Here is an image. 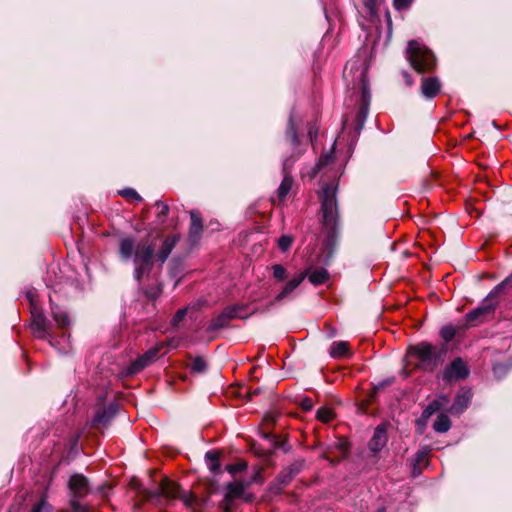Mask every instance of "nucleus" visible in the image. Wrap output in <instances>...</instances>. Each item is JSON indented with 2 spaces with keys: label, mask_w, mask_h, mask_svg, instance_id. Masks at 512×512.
<instances>
[{
  "label": "nucleus",
  "mask_w": 512,
  "mask_h": 512,
  "mask_svg": "<svg viewBox=\"0 0 512 512\" xmlns=\"http://www.w3.org/2000/svg\"><path fill=\"white\" fill-rule=\"evenodd\" d=\"M302 406L305 410H310L312 408V401L310 399H305L302 402Z\"/></svg>",
  "instance_id": "a18cd8bd"
},
{
  "label": "nucleus",
  "mask_w": 512,
  "mask_h": 512,
  "mask_svg": "<svg viewBox=\"0 0 512 512\" xmlns=\"http://www.w3.org/2000/svg\"><path fill=\"white\" fill-rule=\"evenodd\" d=\"M366 74L364 71L361 72V80L363 82V104L361 105L358 111V118L361 121V125L365 121L368 114V106H369V94L367 91L366 83H365Z\"/></svg>",
  "instance_id": "6ab92c4d"
},
{
  "label": "nucleus",
  "mask_w": 512,
  "mask_h": 512,
  "mask_svg": "<svg viewBox=\"0 0 512 512\" xmlns=\"http://www.w3.org/2000/svg\"><path fill=\"white\" fill-rule=\"evenodd\" d=\"M334 446L337 450L341 452L342 457H345L349 451L350 443L347 439L341 438L336 441Z\"/></svg>",
  "instance_id": "72a5a7b5"
},
{
  "label": "nucleus",
  "mask_w": 512,
  "mask_h": 512,
  "mask_svg": "<svg viewBox=\"0 0 512 512\" xmlns=\"http://www.w3.org/2000/svg\"><path fill=\"white\" fill-rule=\"evenodd\" d=\"M512 283V276L507 277L493 288L482 303L466 315V321L470 325L483 322L488 315L492 314L499 303V295Z\"/></svg>",
  "instance_id": "7ed1b4c3"
},
{
  "label": "nucleus",
  "mask_w": 512,
  "mask_h": 512,
  "mask_svg": "<svg viewBox=\"0 0 512 512\" xmlns=\"http://www.w3.org/2000/svg\"><path fill=\"white\" fill-rule=\"evenodd\" d=\"M206 368H207V364L203 358L196 357L195 359H193V361L191 363L192 371L197 372V373H202L206 370Z\"/></svg>",
  "instance_id": "2f4dec72"
},
{
  "label": "nucleus",
  "mask_w": 512,
  "mask_h": 512,
  "mask_svg": "<svg viewBox=\"0 0 512 512\" xmlns=\"http://www.w3.org/2000/svg\"><path fill=\"white\" fill-rule=\"evenodd\" d=\"M191 227H190V234L191 236H198L202 230V223L201 219L198 216L196 212H191Z\"/></svg>",
  "instance_id": "bb28decb"
},
{
  "label": "nucleus",
  "mask_w": 512,
  "mask_h": 512,
  "mask_svg": "<svg viewBox=\"0 0 512 512\" xmlns=\"http://www.w3.org/2000/svg\"><path fill=\"white\" fill-rule=\"evenodd\" d=\"M160 496H163L169 500L179 499L186 507H191L194 510L202 506V502L198 500L191 492L181 490V488L175 482L168 478H164L161 481L159 490L149 492L147 498L152 499L154 497Z\"/></svg>",
  "instance_id": "20e7f679"
},
{
  "label": "nucleus",
  "mask_w": 512,
  "mask_h": 512,
  "mask_svg": "<svg viewBox=\"0 0 512 512\" xmlns=\"http://www.w3.org/2000/svg\"><path fill=\"white\" fill-rule=\"evenodd\" d=\"M32 306V322L31 328L34 335L39 339L48 340L50 345L56 348L60 353L66 354L71 350L69 337L66 335L62 336V343L58 340V338L53 334L52 330L49 327L47 319L45 315L41 311H37L34 303V294L32 291H28L26 294Z\"/></svg>",
  "instance_id": "f03ea898"
},
{
  "label": "nucleus",
  "mask_w": 512,
  "mask_h": 512,
  "mask_svg": "<svg viewBox=\"0 0 512 512\" xmlns=\"http://www.w3.org/2000/svg\"><path fill=\"white\" fill-rule=\"evenodd\" d=\"M378 512H385L384 509H380Z\"/></svg>",
  "instance_id": "5fc2aeb1"
},
{
  "label": "nucleus",
  "mask_w": 512,
  "mask_h": 512,
  "mask_svg": "<svg viewBox=\"0 0 512 512\" xmlns=\"http://www.w3.org/2000/svg\"><path fill=\"white\" fill-rule=\"evenodd\" d=\"M307 276L313 285L324 284L329 279V273L324 268H318L311 273H308Z\"/></svg>",
  "instance_id": "b1692460"
},
{
  "label": "nucleus",
  "mask_w": 512,
  "mask_h": 512,
  "mask_svg": "<svg viewBox=\"0 0 512 512\" xmlns=\"http://www.w3.org/2000/svg\"><path fill=\"white\" fill-rule=\"evenodd\" d=\"M247 306L244 304H234L226 307L224 310L229 315V318L232 319H245L248 317L249 313H246L245 310Z\"/></svg>",
  "instance_id": "4be33fe9"
},
{
  "label": "nucleus",
  "mask_w": 512,
  "mask_h": 512,
  "mask_svg": "<svg viewBox=\"0 0 512 512\" xmlns=\"http://www.w3.org/2000/svg\"><path fill=\"white\" fill-rule=\"evenodd\" d=\"M317 419L323 423H328L334 418V413L330 408L322 407L317 411Z\"/></svg>",
  "instance_id": "cd10ccee"
},
{
  "label": "nucleus",
  "mask_w": 512,
  "mask_h": 512,
  "mask_svg": "<svg viewBox=\"0 0 512 512\" xmlns=\"http://www.w3.org/2000/svg\"><path fill=\"white\" fill-rule=\"evenodd\" d=\"M69 489L72 494L71 507L76 512H86L85 507L79 502L80 499L89 493L88 480L81 474L71 476Z\"/></svg>",
  "instance_id": "6e6552de"
},
{
  "label": "nucleus",
  "mask_w": 512,
  "mask_h": 512,
  "mask_svg": "<svg viewBox=\"0 0 512 512\" xmlns=\"http://www.w3.org/2000/svg\"><path fill=\"white\" fill-rule=\"evenodd\" d=\"M376 2H377V0H366V6L369 9H373L374 6L376 5Z\"/></svg>",
  "instance_id": "de8ad7c7"
},
{
  "label": "nucleus",
  "mask_w": 512,
  "mask_h": 512,
  "mask_svg": "<svg viewBox=\"0 0 512 512\" xmlns=\"http://www.w3.org/2000/svg\"><path fill=\"white\" fill-rule=\"evenodd\" d=\"M410 353L417 357L418 368L425 372H433L442 361L445 351L423 342L412 347Z\"/></svg>",
  "instance_id": "423d86ee"
},
{
  "label": "nucleus",
  "mask_w": 512,
  "mask_h": 512,
  "mask_svg": "<svg viewBox=\"0 0 512 512\" xmlns=\"http://www.w3.org/2000/svg\"><path fill=\"white\" fill-rule=\"evenodd\" d=\"M115 405H110L108 408L100 409L96 412L93 418V426L106 425L115 415Z\"/></svg>",
  "instance_id": "f3484780"
},
{
  "label": "nucleus",
  "mask_w": 512,
  "mask_h": 512,
  "mask_svg": "<svg viewBox=\"0 0 512 512\" xmlns=\"http://www.w3.org/2000/svg\"><path fill=\"white\" fill-rule=\"evenodd\" d=\"M441 337L446 341H451L456 335V328L452 325H447L440 330Z\"/></svg>",
  "instance_id": "7c9ffc66"
},
{
  "label": "nucleus",
  "mask_w": 512,
  "mask_h": 512,
  "mask_svg": "<svg viewBox=\"0 0 512 512\" xmlns=\"http://www.w3.org/2000/svg\"><path fill=\"white\" fill-rule=\"evenodd\" d=\"M158 350L156 348L150 349L144 355L136 359L128 368V372L130 374H136L145 368L156 356Z\"/></svg>",
  "instance_id": "4468645a"
},
{
  "label": "nucleus",
  "mask_w": 512,
  "mask_h": 512,
  "mask_svg": "<svg viewBox=\"0 0 512 512\" xmlns=\"http://www.w3.org/2000/svg\"><path fill=\"white\" fill-rule=\"evenodd\" d=\"M407 59L411 66L419 73L430 71L436 65L433 53L416 40H411L408 43Z\"/></svg>",
  "instance_id": "39448f33"
},
{
  "label": "nucleus",
  "mask_w": 512,
  "mask_h": 512,
  "mask_svg": "<svg viewBox=\"0 0 512 512\" xmlns=\"http://www.w3.org/2000/svg\"><path fill=\"white\" fill-rule=\"evenodd\" d=\"M493 369H494V373H495V374H498V373H499V371L502 369V366H501V365H496V366H494V368H493Z\"/></svg>",
  "instance_id": "8fccbe9b"
},
{
  "label": "nucleus",
  "mask_w": 512,
  "mask_h": 512,
  "mask_svg": "<svg viewBox=\"0 0 512 512\" xmlns=\"http://www.w3.org/2000/svg\"><path fill=\"white\" fill-rule=\"evenodd\" d=\"M293 243V237L289 235H282L278 239V247L282 251H287Z\"/></svg>",
  "instance_id": "f704fd0d"
},
{
  "label": "nucleus",
  "mask_w": 512,
  "mask_h": 512,
  "mask_svg": "<svg viewBox=\"0 0 512 512\" xmlns=\"http://www.w3.org/2000/svg\"><path fill=\"white\" fill-rule=\"evenodd\" d=\"M231 319L225 310H223L219 315L214 317L210 324L207 327L208 333L217 332L228 326V323Z\"/></svg>",
  "instance_id": "a211bd4d"
},
{
  "label": "nucleus",
  "mask_w": 512,
  "mask_h": 512,
  "mask_svg": "<svg viewBox=\"0 0 512 512\" xmlns=\"http://www.w3.org/2000/svg\"><path fill=\"white\" fill-rule=\"evenodd\" d=\"M247 468V463L244 462V461H240V462H237V463H234V464H229L226 466V470L231 474V475H235L239 472H242L244 470H246Z\"/></svg>",
  "instance_id": "473e14b6"
},
{
  "label": "nucleus",
  "mask_w": 512,
  "mask_h": 512,
  "mask_svg": "<svg viewBox=\"0 0 512 512\" xmlns=\"http://www.w3.org/2000/svg\"><path fill=\"white\" fill-rule=\"evenodd\" d=\"M405 76H406V78H407V83H408L409 85H411V84H412V82H411V80H410V77H409L407 74H406Z\"/></svg>",
  "instance_id": "3c124183"
},
{
  "label": "nucleus",
  "mask_w": 512,
  "mask_h": 512,
  "mask_svg": "<svg viewBox=\"0 0 512 512\" xmlns=\"http://www.w3.org/2000/svg\"><path fill=\"white\" fill-rule=\"evenodd\" d=\"M234 500L228 499L227 496L224 497L223 503H222V509L224 512H234Z\"/></svg>",
  "instance_id": "a19ab883"
},
{
  "label": "nucleus",
  "mask_w": 512,
  "mask_h": 512,
  "mask_svg": "<svg viewBox=\"0 0 512 512\" xmlns=\"http://www.w3.org/2000/svg\"><path fill=\"white\" fill-rule=\"evenodd\" d=\"M273 277L277 281H284L287 277L286 269L280 264H274L272 267Z\"/></svg>",
  "instance_id": "c756f323"
},
{
  "label": "nucleus",
  "mask_w": 512,
  "mask_h": 512,
  "mask_svg": "<svg viewBox=\"0 0 512 512\" xmlns=\"http://www.w3.org/2000/svg\"><path fill=\"white\" fill-rule=\"evenodd\" d=\"M286 136L290 140L292 146L295 147L298 145V135L293 114H291L289 117Z\"/></svg>",
  "instance_id": "a878e982"
},
{
  "label": "nucleus",
  "mask_w": 512,
  "mask_h": 512,
  "mask_svg": "<svg viewBox=\"0 0 512 512\" xmlns=\"http://www.w3.org/2000/svg\"><path fill=\"white\" fill-rule=\"evenodd\" d=\"M387 441L388 436L386 426L384 424L378 425L368 443V448L373 453H377L386 446Z\"/></svg>",
  "instance_id": "9b49d317"
},
{
  "label": "nucleus",
  "mask_w": 512,
  "mask_h": 512,
  "mask_svg": "<svg viewBox=\"0 0 512 512\" xmlns=\"http://www.w3.org/2000/svg\"><path fill=\"white\" fill-rule=\"evenodd\" d=\"M440 90V82L437 78H423L421 84V93L424 97L434 98Z\"/></svg>",
  "instance_id": "2eb2a0df"
},
{
  "label": "nucleus",
  "mask_w": 512,
  "mask_h": 512,
  "mask_svg": "<svg viewBox=\"0 0 512 512\" xmlns=\"http://www.w3.org/2000/svg\"><path fill=\"white\" fill-rule=\"evenodd\" d=\"M451 427V421L449 417L445 414L438 415L436 421L434 422L433 428L436 432L445 433Z\"/></svg>",
  "instance_id": "393cba45"
},
{
  "label": "nucleus",
  "mask_w": 512,
  "mask_h": 512,
  "mask_svg": "<svg viewBox=\"0 0 512 512\" xmlns=\"http://www.w3.org/2000/svg\"><path fill=\"white\" fill-rule=\"evenodd\" d=\"M251 482H241V481H235L230 482L227 484L226 487V494L228 499H238L241 498L244 495V492L246 488L250 485Z\"/></svg>",
  "instance_id": "dca6fc26"
},
{
  "label": "nucleus",
  "mask_w": 512,
  "mask_h": 512,
  "mask_svg": "<svg viewBox=\"0 0 512 512\" xmlns=\"http://www.w3.org/2000/svg\"><path fill=\"white\" fill-rule=\"evenodd\" d=\"M330 355L333 358H345L349 355V345L346 341L333 342L330 347Z\"/></svg>",
  "instance_id": "aec40b11"
},
{
  "label": "nucleus",
  "mask_w": 512,
  "mask_h": 512,
  "mask_svg": "<svg viewBox=\"0 0 512 512\" xmlns=\"http://www.w3.org/2000/svg\"><path fill=\"white\" fill-rule=\"evenodd\" d=\"M432 411L434 412H437L439 411V406L437 404V402H435V400H433L432 402H430L428 405H427Z\"/></svg>",
  "instance_id": "49530a36"
},
{
  "label": "nucleus",
  "mask_w": 512,
  "mask_h": 512,
  "mask_svg": "<svg viewBox=\"0 0 512 512\" xmlns=\"http://www.w3.org/2000/svg\"><path fill=\"white\" fill-rule=\"evenodd\" d=\"M428 451L427 450H419L415 455V460L417 465H422L427 461Z\"/></svg>",
  "instance_id": "ea45409f"
},
{
  "label": "nucleus",
  "mask_w": 512,
  "mask_h": 512,
  "mask_svg": "<svg viewBox=\"0 0 512 512\" xmlns=\"http://www.w3.org/2000/svg\"><path fill=\"white\" fill-rule=\"evenodd\" d=\"M52 317L58 328L64 329L69 326L70 320L68 314L57 306H52Z\"/></svg>",
  "instance_id": "412c9836"
},
{
  "label": "nucleus",
  "mask_w": 512,
  "mask_h": 512,
  "mask_svg": "<svg viewBox=\"0 0 512 512\" xmlns=\"http://www.w3.org/2000/svg\"><path fill=\"white\" fill-rule=\"evenodd\" d=\"M194 308V306H187L185 308H182V309H179L176 314L174 315V317L172 318L171 320V324L172 326L174 327H178L179 324L183 321V319L185 318L187 312Z\"/></svg>",
  "instance_id": "c85d7f7f"
},
{
  "label": "nucleus",
  "mask_w": 512,
  "mask_h": 512,
  "mask_svg": "<svg viewBox=\"0 0 512 512\" xmlns=\"http://www.w3.org/2000/svg\"><path fill=\"white\" fill-rule=\"evenodd\" d=\"M435 412L432 411L428 406L424 409L423 413H422V416L424 418H429L431 417Z\"/></svg>",
  "instance_id": "c03bdc74"
},
{
  "label": "nucleus",
  "mask_w": 512,
  "mask_h": 512,
  "mask_svg": "<svg viewBox=\"0 0 512 512\" xmlns=\"http://www.w3.org/2000/svg\"><path fill=\"white\" fill-rule=\"evenodd\" d=\"M412 2L413 0H393V6L396 10H405L412 4Z\"/></svg>",
  "instance_id": "58836bf2"
},
{
  "label": "nucleus",
  "mask_w": 512,
  "mask_h": 512,
  "mask_svg": "<svg viewBox=\"0 0 512 512\" xmlns=\"http://www.w3.org/2000/svg\"><path fill=\"white\" fill-rule=\"evenodd\" d=\"M220 453L218 451H208L205 454V460L208 466V469L214 473L218 474L220 472Z\"/></svg>",
  "instance_id": "5701e85b"
},
{
  "label": "nucleus",
  "mask_w": 512,
  "mask_h": 512,
  "mask_svg": "<svg viewBox=\"0 0 512 512\" xmlns=\"http://www.w3.org/2000/svg\"><path fill=\"white\" fill-rule=\"evenodd\" d=\"M178 240L177 235L166 237L157 254H154V247L148 241L137 242L132 236L123 237L119 241V255L123 261L133 260V276L140 281L150 275L155 262L160 266L164 264Z\"/></svg>",
  "instance_id": "f257e3e1"
},
{
  "label": "nucleus",
  "mask_w": 512,
  "mask_h": 512,
  "mask_svg": "<svg viewBox=\"0 0 512 512\" xmlns=\"http://www.w3.org/2000/svg\"><path fill=\"white\" fill-rule=\"evenodd\" d=\"M472 393L469 389L462 388L456 395L454 403L448 409L450 413H461L469 405Z\"/></svg>",
  "instance_id": "ddd939ff"
},
{
  "label": "nucleus",
  "mask_w": 512,
  "mask_h": 512,
  "mask_svg": "<svg viewBox=\"0 0 512 512\" xmlns=\"http://www.w3.org/2000/svg\"><path fill=\"white\" fill-rule=\"evenodd\" d=\"M32 512H51V506L44 498H42L37 504L33 506Z\"/></svg>",
  "instance_id": "c9c22d12"
},
{
  "label": "nucleus",
  "mask_w": 512,
  "mask_h": 512,
  "mask_svg": "<svg viewBox=\"0 0 512 512\" xmlns=\"http://www.w3.org/2000/svg\"><path fill=\"white\" fill-rule=\"evenodd\" d=\"M156 207H157V216L159 219H162L168 215L169 207L167 204L158 201V202H156Z\"/></svg>",
  "instance_id": "e433bc0d"
},
{
  "label": "nucleus",
  "mask_w": 512,
  "mask_h": 512,
  "mask_svg": "<svg viewBox=\"0 0 512 512\" xmlns=\"http://www.w3.org/2000/svg\"><path fill=\"white\" fill-rule=\"evenodd\" d=\"M295 159L293 157L286 158L283 161V179L282 182L277 189V200L279 203H283L286 200V197L290 193L293 185V178L291 175V169Z\"/></svg>",
  "instance_id": "9d476101"
},
{
  "label": "nucleus",
  "mask_w": 512,
  "mask_h": 512,
  "mask_svg": "<svg viewBox=\"0 0 512 512\" xmlns=\"http://www.w3.org/2000/svg\"><path fill=\"white\" fill-rule=\"evenodd\" d=\"M309 135L311 138L313 137V129L312 128L309 130Z\"/></svg>",
  "instance_id": "603ef678"
},
{
  "label": "nucleus",
  "mask_w": 512,
  "mask_h": 512,
  "mask_svg": "<svg viewBox=\"0 0 512 512\" xmlns=\"http://www.w3.org/2000/svg\"><path fill=\"white\" fill-rule=\"evenodd\" d=\"M258 481H261V480H260V472H257V473L254 475L253 479H252V482H258Z\"/></svg>",
  "instance_id": "09e8293b"
},
{
  "label": "nucleus",
  "mask_w": 512,
  "mask_h": 512,
  "mask_svg": "<svg viewBox=\"0 0 512 512\" xmlns=\"http://www.w3.org/2000/svg\"><path fill=\"white\" fill-rule=\"evenodd\" d=\"M121 195H123L126 198L134 199L137 201L142 200L141 196L137 193V191L132 188H128V189L121 191Z\"/></svg>",
  "instance_id": "4c0bfd02"
},
{
  "label": "nucleus",
  "mask_w": 512,
  "mask_h": 512,
  "mask_svg": "<svg viewBox=\"0 0 512 512\" xmlns=\"http://www.w3.org/2000/svg\"><path fill=\"white\" fill-rule=\"evenodd\" d=\"M101 493H103V495L106 496V494L104 493V488L103 487L101 488Z\"/></svg>",
  "instance_id": "864d4df0"
},
{
  "label": "nucleus",
  "mask_w": 512,
  "mask_h": 512,
  "mask_svg": "<svg viewBox=\"0 0 512 512\" xmlns=\"http://www.w3.org/2000/svg\"><path fill=\"white\" fill-rule=\"evenodd\" d=\"M321 208L323 214V225L333 231L336 228L338 220V210L336 201V187L334 184H327L323 187L321 193Z\"/></svg>",
  "instance_id": "0eeeda50"
},
{
  "label": "nucleus",
  "mask_w": 512,
  "mask_h": 512,
  "mask_svg": "<svg viewBox=\"0 0 512 512\" xmlns=\"http://www.w3.org/2000/svg\"><path fill=\"white\" fill-rule=\"evenodd\" d=\"M435 402H437L438 406H439V409H444L447 407V405L449 404L450 402V399L448 396L446 395H439L437 398L434 399Z\"/></svg>",
  "instance_id": "79ce46f5"
},
{
  "label": "nucleus",
  "mask_w": 512,
  "mask_h": 512,
  "mask_svg": "<svg viewBox=\"0 0 512 512\" xmlns=\"http://www.w3.org/2000/svg\"><path fill=\"white\" fill-rule=\"evenodd\" d=\"M469 375V368L462 358H455L441 373L444 382L452 383L465 379Z\"/></svg>",
  "instance_id": "1a4fd4ad"
},
{
  "label": "nucleus",
  "mask_w": 512,
  "mask_h": 512,
  "mask_svg": "<svg viewBox=\"0 0 512 512\" xmlns=\"http://www.w3.org/2000/svg\"><path fill=\"white\" fill-rule=\"evenodd\" d=\"M308 271L304 270L300 272L296 277L290 279L282 290L276 295L275 300L281 301L288 297L307 277Z\"/></svg>",
  "instance_id": "f8f14e48"
},
{
  "label": "nucleus",
  "mask_w": 512,
  "mask_h": 512,
  "mask_svg": "<svg viewBox=\"0 0 512 512\" xmlns=\"http://www.w3.org/2000/svg\"><path fill=\"white\" fill-rule=\"evenodd\" d=\"M332 160H333V156H332V154H329V153L324 154V155H322V156L319 158V161H318L317 167H318V168H320V167H322V166H324V165H327V164H329L330 162H332Z\"/></svg>",
  "instance_id": "37998d69"
}]
</instances>
